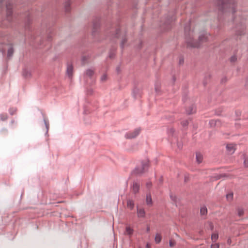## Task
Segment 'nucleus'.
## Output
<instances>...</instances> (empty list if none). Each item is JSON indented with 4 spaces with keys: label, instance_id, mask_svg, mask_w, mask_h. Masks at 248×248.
Returning <instances> with one entry per match:
<instances>
[{
    "label": "nucleus",
    "instance_id": "nucleus-41",
    "mask_svg": "<svg viewBox=\"0 0 248 248\" xmlns=\"http://www.w3.org/2000/svg\"><path fill=\"white\" fill-rule=\"evenodd\" d=\"M211 248H219V244L216 243L215 244L211 245Z\"/></svg>",
    "mask_w": 248,
    "mask_h": 248
},
{
    "label": "nucleus",
    "instance_id": "nucleus-62",
    "mask_svg": "<svg viewBox=\"0 0 248 248\" xmlns=\"http://www.w3.org/2000/svg\"><path fill=\"white\" fill-rule=\"evenodd\" d=\"M92 91L88 92V94H92Z\"/></svg>",
    "mask_w": 248,
    "mask_h": 248
},
{
    "label": "nucleus",
    "instance_id": "nucleus-59",
    "mask_svg": "<svg viewBox=\"0 0 248 248\" xmlns=\"http://www.w3.org/2000/svg\"><path fill=\"white\" fill-rule=\"evenodd\" d=\"M3 0H0V7L2 6V3L3 2Z\"/></svg>",
    "mask_w": 248,
    "mask_h": 248
},
{
    "label": "nucleus",
    "instance_id": "nucleus-7",
    "mask_svg": "<svg viewBox=\"0 0 248 248\" xmlns=\"http://www.w3.org/2000/svg\"><path fill=\"white\" fill-rule=\"evenodd\" d=\"M100 27V21L99 19H95L93 22L92 35L94 36Z\"/></svg>",
    "mask_w": 248,
    "mask_h": 248
},
{
    "label": "nucleus",
    "instance_id": "nucleus-13",
    "mask_svg": "<svg viewBox=\"0 0 248 248\" xmlns=\"http://www.w3.org/2000/svg\"><path fill=\"white\" fill-rule=\"evenodd\" d=\"M94 74V70L91 69H88L85 72V77H89L92 78Z\"/></svg>",
    "mask_w": 248,
    "mask_h": 248
},
{
    "label": "nucleus",
    "instance_id": "nucleus-2",
    "mask_svg": "<svg viewBox=\"0 0 248 248\" xmlns=\"http://www.w3.org/2000/svg\"><path fill=\"white\" fill-rule=\"evenodd\" d=\"M186 41L187 47H199L201 45L208 40L207 33H202L199 36L197 41L193 40V31H191L189 25L185 27Z\"/></svg>",
    "mask_w": 248,
    "mask_h": 248
},
{
    "label": "nucleus",
    "instance_id": "nucleus-48",
    "mask_svg": "<svg viewBox=\"0 0 248 248\" xmlns=\"http://www.w3.org/2000/svg\"><path fill=\"white\" fill-rule=\"evenodd\" d=\"M208 224H209V225L210 229L211 231H213V229H214V225H213V224L211 222H209Z\"/></svg>",
    "mask_w": 248,
    "mask_h": 248
},
{
    "label": "nucleus",
    "instance_id": "nucleus-46",
    "mask_svg": "<svg viewBox=\"0 0 248 248\" xmlns=\"http://www.w3.org/2000/svg\"><path fill=\"white\" fill-rule=\"evenodd\" d=\"M179 63V64H183L184 63V59L183 57H180Z\"/></svg>",
    "mask_w": 248,
    "mask_h": 248
},
{
    "label": "nucleus",
    "instance_id": "nucleus-36",
    "mask_svg": "<svg viewBox=\"0 0 248 248\" xmlns=\"http://www.w3.org/2000/svg\"><path fill=\"white\" fill-rule=\"evenodd\" d=\"M177 147L179 150H182L183 148V143L181 142L177 141Z\"/></svg>",
    "mask_w": 248,
    "mask_h": 248
},
{
    "label": "nucleus",
    "instance_id": "nucleus-19",
    "mask_svg": "<svg viewBox=\"0 0 248 248\" xmlns=\"http://www.w3.org/2000/svg\"><path fill=\"white\" fill-rule=\"evenodd\" d=\"M127 206L131 210H132L134 207V201L132 200H128L127 201Z\"/></svg>",
    "mask_w": 248,
    "mask_h": 248
},
{
    "label": "nucleus",
    "instance_id": "nucleus-38",
    "mask_svg": "<svg viewBox=\"0 0 248 248\" xmlns=\"http://www.w3.org/2000/svg\"><path fill=\"white\" fill-rule=\"evenodd\" d=\"M226 176H227L226 174H219V175H217V176H216L215 177V178H216V179L217 180V179H219L221 177H226Z\"/></svg>",
    "mask_w": 248,
    "mask_h": 248
},
{
    "label": "nucleus",
    "instance_id": "nucleus-14",
    "mask_svg": "<svg viewBox=\"0 0 248 248\" xmlns=\"http://www.w3.org/2000/svg\"><path fill=\"white\" fill-rule=\"evenodd\" d=\"M73 66L72 64L68 63L67 66L66 72L69 77H71L73 74Z\"/></svg>",
    "mask_w": 248,
    "mask_h": 248
},
{
    "label": "nucleus",
    "instance_id": "nucleus-21",
    "mask_svg": "<svg viewBox=\"0 0 248 248\" xmlns=\"http://www.w3.org/2000/svg\"><path fill=\"white\" fill-rule=\"evenodd\" d=\"M243 158L244 159V166L246 168L248 167V156L245 154L243 155Z\"/></svg>",
    "mask_w": 248,
    "mask_h": 248
},
{
    "label": "nucleus",
    "instance_id": "nucleus-58",
    "mask_svg": "<svg viewBox=\"0 0 248 248\" xmlns=\"http://www.w3.org/2000/svg\"><path fill=\"white\" fill-rule=\"evenodd\" d=\"M47 39L48 41H50L51 39V36H50V35H48L47 37Z\"/></svg>",
    "mask_w": 248,
    "mask_h": 248
},
{
    "label": "nucleus",
    "instance_id": "nucleus-64",
    "mask_svg": "<svg viewBox=\"0 0 248 248\" xmlns=\"http://www.w3.org/2000/svg\"><path fill=\"white\" fill-rule=\"evenodd\" d=\"M15 112H11V115H13L14 114Z\"/></svg>",
    "mask_w": 248,
    "mask_h": 248
},
{
    "label": "nucleus",
    "instance_id": "nucleus-42",
    "mask_svg": "<svg viewBox=\"0 0 248 248\" xmlns=\"http://www.w3.org/2000/svg\"><path fill=\"white\" fill-rule=\"evenodd\" d=\"M7 117L6 115H5L4 114H1L0 115V119L2 121H5L7 119Z\"/></svg>",
    "mask_w": 248,
    "mask_h": 248
},
{
    "label": "nucleus",
    "instance_id": "nucleus-27",
    "mask_svg": "<svg viewBox=\"0 0 248 248\" xmlns=\"http://www.w3.org/2000/svg\"><path fill=\"white\" fill-rule=\"evenodd\" d=\"M139 90L137 88H135L133 91V96L135 98H136L138 97V95L139 94Z\"/></svg>",
    "mask_w": 248,
    "mask_h": 248
},
{
    "label": "nucleus",
    "instance_id": "nucleus-63",
    "mask_svg": "<svg viewBox=\"0 0 248 248\" xmlns=\"http://www.w3.org/2000/svg\"><path fill=\"white\" fill-rule=\"evenodd\" d=\"M92 91L88 92V94H92Z\"/></svg>",
    "mask_w": 248,
    "mask_h": 248
},
{
    "label": "nucleus",
    "instance_id": "nucleus-61",
    "mask_svg": "<svg viewBox=\"0 0 248 248\" xmlns=\"http://www.w3.org/2000/svg\"><path fill=\"white\" fill-rule=\"evenodd\" d=\"M235 125L236 126L238 127H239L240 126V124H235Z\"/></svg>",
    "mask_w": 248,
    "mask_h": 248
},
{
    "label": "nucleus",
    "instance_id": "nucleus-57",
    "mask_svg": "<svg viewBox=\"0 0 248 248\" xmlns=\"http://www.w3.org/2000/svg\"><path fill=\"white\" fill-rule=\"evenodd\" d=\"M45 124L47 130H48V124L46 123V122L45 121Z\"/></svg>",
    "mask_w": 248,
    "mask_h": 248
},
{
    "label": "nucleus",
    "instance_id": "nucleus-9",
    "mask_svg": "<svg viewBox=\"0 0 248 248\" xmlns=\"http://www.w3.org/2000/svg\"><path fill=\"white\" fill-rule=\"evenodd\" d=\"M140 187V182L138 181H134L132 187H131L132 190L134 194H137L139 192Z\"/></svg>",
    "mask_w": 248,
    "mask_h": 248
},
{
    "label": "nucleus",
    "instance_id": "nucleus-45",
    "mask_svg": "<svg viewBox=\"0 0 248 248\" xmlns=\"http://www.w3.org/2000/svg\"><path fill=\"white\" fill-rule=\"evenodd\" d=\"M170 198L171 200L174 202L176 201V197L175 196L173 195L172 194L170 195Z\"/></svg>",
    "mask_w": 248,
    "mask_h": 248
},
{
    "label": "nucleus",
    "instance_id": "nucleus-30",
    "mask_svg": "<svg viewBox=\"0 0 248 248\" xmlns=\"http://www.w3.org/2000/svg\"><path fill=\"white\" fill-rule=\"evenodd\" d=\"M209 125L211 127H215L216 126V120H211L209 122Z\"/></svg>",
    "mask_w": 248,
    "mask_h": 248
},
{
    "label": "nucleus",
    "instance_id": "nucleus-53",
    "mask_svg": "<svg viewBox=\"0 0 248 248\" xmlns=\"http://www.w3.org/2000/svg\"><path fill=\"white\" fill-rule=\"evenodd\" d=\"M245 86L246 87H248V78H247V79H246V84H245Z\"/></svg>",
    "mask_w": 248,
    "mask_h": 248
},
{
    "label": "nucleus",
    "instance_id": "nucleus-16",
    "mask_svg": "<svg viewBox=\"0 0 248 248\" xmlns=\"http://www.w3.org/2000/svg\"><path fill=\"white\" fill-rule=\"evenodd\" d=\"M70 4H71V0H66L64 3V9L66 13H68L70 11Z\"/></svg>",
    "mask_w": 248,
    "mask_h": 248
},
{
    "label": "nucleus",
    "instance_id": "nucleus-6",
    "mask_svg": "<svg viewBox=\"0 0 248 248\" xmlns=\"http://www.w3.org/2000/svg\"><path fill=\"white\" fill-rule=\"evenodd\" d=\"M6 19L9 22H11L12 20V5L10 2H7L6 4Z\"/></svg>",
    "mask_w": 248,
    "mask_h": 248
},
{
    "label": "nucleus",
    "instance_id": "nucleus-28",
    "mask_svg": "<svg viewBox=\"0 0 248 248\" xmlns=\"http://www.w3.org/2000/svg\"><path fill=\"white\" fill-rule=\"evenodd\" d=\"M218 238V234L217 233H215L212 234L211 239L215 242Z\"/></svg>",
    "mask_w": 248,
    "mask_h": 248
},
{
    "label": "nucleus",
    "instance_id": "nucleus-26",
    "mask_svg": "<svg viewBox=\"0 0 248 248\" xmlns=\"http://www.w3.org/2000/svg\"><path fill=\"white\" fill-rule=\"evenodd\" d=\"M22 75L25 78H27L31 76V73L26 69H24L22 71Z\"/></svg>",
    "mask_w": 248,
    "mask_h": 248
},
{
    "label": "nucleus",
    "instance_id": "nucleus-15",
    "mask_svg": "<svg viewBox=\"0 0 248 248\" xmlns=\"http://www.w3.org/2000/svg\"><path fill=\"white\" fill-rule=\"evenodd\" d=\"M137 215L139 217H144L145 215V212L143 208H137Z\"/></svg>",
    "mask_w": 248,
    "mask_h": 248
},
{
    "label": "nucleus",
    "instance_id": "nucleus-49",
    "mask_svg": "<svg viewBox=\"0 0 248 248\" xmlns=\"http://www.w3.org/2000/svg\"><path fill=\"white\" fill-rule=\"evenodd\" d=\"M146 186L148 188H150L152 186V183L149 182L146 183Z\"/></svg>",
    "mask_w": 248,
    "mask_h": 248
},
{
    "label": "nucleus",
    "instance_id": "nucleus-60",
    "mask_svg": "<svg viewBox=\"0 0 248 248\" xmlns=\"http://www.w3.org/2000/svg\"><path fill=\"white\" fill-rule=\"evenodd\" d=\"M203 84H204V86H205L206 85V84H207V82L204 81L203 82Z\"/></svg>",
    "mask_w": 248,
    "mask_h": 248
},
{
    "label": "nucleus",
    "instance_id": "nucleus-44",
    "mask_svg": "<svg viewBox=\"0 0 248 248\" xmlns=\"http://www.w3.org/2000/svg\"><path fill=\"white\" fill-rule=\"evenodd\" d=\"M189 180V177L188 175H185L184 177V182L185 183L187 182Z\"/></svg>",
    "mask_w": 248,
    "mask_h": 248
},
{
    "label": "nucleus",
    "instance_id": "nucleus-31",
    "mask_svg": "<svg viewBox=\"0 0 248 248\" xmlns=\"http://www.w3.org/2000/svg\"><path fill=\"white\" fill-rule=\"evenodd\" d=\"M235 115L237 117V119L235 120L236 121L237 120H240V117H241V111H239V110H236L235 111Z\"/></svg>",
    "mask_w": 248,
    "mask_h": 248
},
{
    "label": "nucleus",
    "instance_id": "nucleus-34",
    "mask_svg": "<svg viewBox=\"0 0 248 248\" xmlns=\"http://www.w3.org/2000/svg\"><path fill=\"white\" fill-rule=\"evenodd\" d=\"M181 124L184 127H185L188 125V121L187 120H184L181 122Z\"/></svg>",
    "mask_w": 248,
    "mask_h": 248
},
{
    "label": "nucleus",
    "instance_id": "nucleus-10",
    "mask_svg": "<svg viewBox=\"0 0 248 248\" xmlns=\"http://www.w3.org/2000/svg\"><path fill=\"white\" fill-rule=\"evenodd\" d=\"M226 149L228 153L230 155L232 154L235 151V146L233 144H228L226 146Z\"/></svg>",
    "mask_w": 248,
    "mask_h": 248
},
{
    "label": "nucleus",
    "instance_id": "nucleus-8",
    "mask_svg": "<svg viewBox=\"0 0 248 248\" xmlns=\"http://www.w3.org/2000/svg\"><path fill=\"white\" fill-rule=\"evenodd\" d=\"M140 129L137 128L132 132H130L126 134L125 138L126 139H133L137 137L140 133Z\"/></svg>",
    "mask_w": 248,
    "mask_h": 248
},
{
    "label": "nucleus",
    "instance_id": "nucleus-18",
    "mask_svg": "<svg viewBox=\"0 0 248 248\" xmlns=\"http://www.w3.org/2000/svg\"><path fill=\"white\" fill-rule=\"evenodd\" d=\"M133 233V229L131 228L129 226H126L125 228V234H127L130 236L132 235Z\"/></svg>",
    "mask_w": 248,
    "mask_h": 248
},
{
    "label": "nucleus",
    "instance_id": "nucleus-4",
    "mask_svg": "<svg viewBox=\"0 0 248 248\" xmlns=\"http://www.w3.org/2000/svg\"><path fill=\"white\" fill-rule=\"evenodd\" d=\"M240 20L239 23H236L234 28L235 33L237 36H242L245 34L246 26L244 24L245 20L241 19L240 17L236 18V20L235 19H233V21L237 22L238 20Z\"/></svg>",
    "mask_w": 248,
    "mask_h": 248
},
{
    "label": "nucleus",
    "instance_id": "nucleus-1",
    "mask_svg": "<svg viewBox=\"0 0 248 248\" xmlns=\"http://www.w3.org/2000/svg\"><path fill=\"white\" fill-rule=\"evenodd\" d=\"M217 5L218 10L219 20H221V15L226 16L231 12L233 15L236 11L237 4L235 0H217Z\"/></svg>",
    "mask_w": 248,
    "mask_h": 248
},
{
    "label": "nucleus",
    "instance_id": "nucleus-25",
    "mask_svg": "<svg viewBox=\"0 0 248 248\" xmlns=\"http://www.w3.org/2000/svg\"><path fill=\"white\" fill-rule=\"evenodd\" d=\"M207 213V209L205 206H203L201 208L200 213L202 216L206 215Z\"/></svg>",
    "mask_w": 248,
    "mask_h": 248
},
{
    "label": "nucleus",
    "instance_id": "nucleus-39",
    "mask_svg": "<svg viewBox=\"0 0 248 248\" xmlns=\"http://www.w3.org/2000/svg\"><path fill=\"white\" fill-rule=\"evenodd\" d=\"M175 244H176V243L174 241L170 240L169 245L170 247H173V246H174L175 245Z\"/></svg>",
    "mask_w": 248,
    "mask_h": 248
},
{
    "label": "nucleus",
    "instance_id": "nucleus-35",
    "mask_svg": "<svg viewBox=\"0 0 248 248\" xmlns=\"http://www.w3.org/2000/svg\"><path fill=\"white\" fill-rule=\"evenodd\" d=\"M155 91L157 93L160 92V85L159 84H156L155 86Z\"/></svg>",
    "mask_w": 248,
    "mask_h": 248
},
{
    "label": "nucleus",
    "instance_id": "nucleus-47",
    "mask_svg": "<svg viewBox=\"0 0 248 248\" xmlns=\"http://www.w3.org/2000/svg\"><path fill=\"white\" fill-rule=\"evenodd\" d=\"M227 80H228V79H227V77H225L221 79V83H226L227 81Z\"/></svg>",
    "mask_w": 248,
    "mask_h": 248
},
{
    "label": "nucleus",
    "instance_id": "nucleus-32",
    "mask_svg": "<svg viewBox=\"0 0 248 248\" xmlns=\"http://www.w3.org/2000/svg\"><path fill=\"white\" fill-rule=\"evenodd\" d=\"M238 215L241 217L244 215V211L242 208H238L237 209Z\"/></svg>",
    "mask_w": 248,
    "mask_h": 248
},
{
    "label": "nucleus",
    "instance_id": "nucleus-29",
    "mask_svg": "<svg viewBox=\"0 0 248 248\" xmlns=\"http://www.w3.org/2000/svg\"><path fill=\"white\" fill-rule=\"evenodd\" d=\"M237 60V57L236 55L234 54L232 55L230 59V61L231 62H235Z\"/></svg>",
    "mask_w": 248,
    "mask_h": 248
},
{
    "label": "nucleus",
    "instance_id": "nucleus-51",
    "mask_svg": "<svg viewBox=\"0 0 248 248\" xmlns=\"http://www.w3.org/2000/svg\"><path fill=\"white\" fill-rule=\"evenodd\" d=\"M116 71L118 74L121 72V68L120 66L117 67Z\"/></svg>",
    "mask_w": 248,
    "mask_h": 248
},
{
    "label": "nucleus",
    "instance_id": "nucleus-43",
    "mask_svg": "<svg viewBox=\"0 0 248 248\" xmlns=\"http://www.w3.org/2000/svg\"><path fill=\"white\" fill-rule=\"evenodd\" d=\"M221 125V122L219 120H216V126L219 127Z\"/></svg>",
    "mask_w": 248,
    "mask_h": 248
},
{
    "label": "nucleus",
    "instance_id": "nucleus-3",
    "mask_svg": "<svg viewBox=\"0 0 248 248\" xmlns=\"http://www.w3.org/2000/svg\"><path fill=\"white\" fill-rule=\"evenodd\" d=\"M110 33L111 37L112 38H119L121 37V41L120 43V46L122 49H123L127 42V37L126 33L121 35L120 29L119 27L115 29L114 31H111Z\"/></svg>",
    "mask_w": 248,
    "mask_h": 248
},
{
    "label": "nucleus",
    "instance_id": "nucleus-50",
    "mask_svg": "<svg viewBox=\"0 0 248 248\" xmlns=\"http://www.w3.org/2000/svg\"><path fill=\"white\" fill-rule=\"evenodd\" d=\"M227 243L228 245H230L232 243V240L230 238H229L227 241Z\"/></svg>",
    "mask_w": 248,
    "mask_h": 248
},
{
    "label": "nucleus",
    "instance_id": "nucleus-11",
    "mask_svg": "<svg viewBox=\"0 0 248 248\" xmlns=\"http://www.w3.org/2000/svg\"><path fill=\"white\" fill-rule=\"evenodd\" d=\"M195 107L194 104H191L189 107L186 106V112L187 114H191L195 113Z\"/></svg>",
    "mask_w": 248,
    "mask_h": 248
},
{
    "label": "nucleus",
    "instance_id": "nucleus-17",
    "mask_svg": "<svg viewBox=\"0 0 248 248\" xmlns=\"http://www.w3.org/2000/svg\"><path fill=\"white\" fill-rule=\"evenodd\" d=\"M116 47H112L109 50V57L110 59H113L114 58L116 54Z\"/></svg>",
    "mask_w": 248,
    "mask_h": 248
},
{
    "label": "nucleus",
    "instance_id": "nucleus-5",
    "mask_svg": "<svg viewBox=\"0 0 248 248\" xmlns=\"http://www.w3.org/2000/svg\"><path fill=\"white\" fill-rule=\"evenodd\" d=\"M141 167H137L133 170L132 173L135 175H141L144 173L149 167V160L148 159L141 162Z\"/></svg>",
    "mask_w": 248,
    "mask_h": 248
},
{
    "label": "nucleus",
    "instance_id": "nucleus-23",
    "mask_svg": "<svg viewBox=\"0 0 248 248\" xmlns=\"http://www.w3.org/2000/svg\"><path fill=\"white\" fill-rule=\"evenodd\" d=\"M162 239V237L159 233H156L155 238V242L156 244H159Z\"/></svg>",
    "mask_w": 248,
    "mask_h": 248
},
{
    "label": "nucleus",
    "instance_id": "nucleus-52",
    "mask_svg": "<svg viewBox=\"0 0 248 248\" xmlns=\"http://www.w3.org/2000/svg\"><path fill=\"white\" fill-rule=\"evenodd\" d=\"M30 18H29V17H28V19H27V23H26V25H25V26H26V28H27V26H28L29 25V24H30Z\"/></svg>",
    "mask_w": 248,
    "mask_h": 248
},
{
    "label": "nucleus",
    "instance_id": "nucleus-55",
    "mask_svg": "<svg viewBox=\"0 0 248 248\" xmlns=\"http://www.w3.org/2000/svg\"><path fill=\"white\" fill-rule=\"evenodd\" d=\"M150 227H149V226H148L147 228H146V232H150Z\"/></svg>",
    "mask_w": 248,
    "mask_h": 248
},
{
    "label": "nucleus",
    "instance_id": "nucleus-54",
    "mask_svg": "<svg viewBox=\"0 0 248 248\" xmlns=\"http://www.w3.org/2000/svg\"><path fill=\"white\" fill-rule=\"evenodd\" d=\"M221 112H222V110H220L219 111H218V112H216V114L217 115H220V114H221Z\"/></svg>",
    "mask_w": 248,
    "mask_h": 248
},
{
    "label": "nucleus",
    "instance_id": "nucleus-33",
    "mask_svg": "<svg viewBox=\"0 0 248 248\" xmlns=\"http://www.w3.org/2000/svg\"><path fill=\"white\" fill-rule=\"evenodd\" d=\"M175 133V129L171 127L168 129V134L170 136H173L174 134Z\"/></svg>",
    "mask_w": 248,
    "mask_h": 248
},
{
    "label": "nucleus",
    "instance_id": "nucleus-24",
    "mask_svg": "<svg viewBox=\"0 0 248 248\" xmlns=\"http://www.w3.org/2000/svg\"><path fill=\"white\" fill-rule=\"evenodd\" d=\"M146 203L148 205L152 204V200L151 194H147L146 195Z\"/></svg>",
    "mask_w": 248,
    "mask_h": 248
},
{
    "label": "nucleus",
    "instance_id": "nucleus-56",
    "mask_svg": "<svg viewBox=\"0 0 248 248\" xmlns=\"http://www.w3.org/2000/svg\"><path fill=\"white\" fill-rule=\"evenodd\" d=\"M186 101H187V98H186V96H184L183 97V101L184 102H186Z\"/></svg>",
    "mask_w": 248,
    "mask_h": 248
},
{
    "label": "nucleus",
    "instance_id": "nucleus-40",
    "mask_svg": "<svg viewBox=\"0 0 248 248\" xmlns=\"http://www.w3.org/2000/svg\"><path fill=\"white\" fill-rule=\"evenodd\" d=\"M88 59V58L86 57V56H83L82 58V64L83 65H84L85 64V62L86 61H87Z\"/></svg>",
    "mask_w": 248,
    "mask_h": 248
},
{
    "label": "nucleus",
    "instance_id": "nucleus-12",
    "mask_svg": "<svg viewBox=\"0 0 248 248\" xmlns=\"http://www.w3.org/2000/svg\"><path fill=\"white\" fill-rule=\"evenodd\" d=\"M196 162L198 164H200L202 162L203 155L200 152H197L196 153Z\"/></svg>",
    "mask_w": 248,
    "mask_h": 248
},
{
    "label": "nucleus",
    "instance_id": "nucleus-22",
    "mask_svg": "<svg viewBox=\"0 0 248 248\" xmlns=\"http://www.w3.org/2000/svg\"><path fill=\"white\" fill-rule=\"evenodd\" d=\"M14 48L12 46L10 47L7 50V57L8 58L11 57L14 54Z\"/></svg>",
    "mask_w": 248,
    "mask_h": 248
},
{
    "label": "nucleus",
    "instance_id": "nucleus-37",
    "mask_svg": "<svg viewBox=\"0 0 248 248\" xmlns=\"http://www.w3.org/2000/svg\"><path fill=\"white\" fill-rule=\"evenodd\" d=\"M107 79V76L106 74H104L101 78V80L103 82L106 81Z\"/></svg>",
    "mask_w": 248,
    "mask_h": 248
},
{
    "label": "nucleus",
    "instance_id": "nucleus-20",
    "mask_svg": "<svg viewBox=\"0 0 248 248\" xmlns=\"http://www.w3.org/2000/svg\"><path fill=\"white\" fill-rule=\"evenodd\" d=\"M226 197L227 200L228 202H232L233 200V192H231L227 194L226 195Z\"/></svg>",
    "mask_w": 248,
    "mask_h": 248
}]
</instances>
